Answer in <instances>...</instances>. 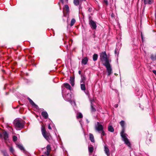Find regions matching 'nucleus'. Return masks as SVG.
Returning <instances> with one entry per match:
<instances>
[{"label":"nucleus","instance_id":"33","mask_svg":"<svg viewBox=\"0 0 156 156\" xmlns=\"http://www.w3.org/2000/svg\"><path fill=\"white\" fill-rule=\"evenodd\" d=\"M17 137L16 136H13V140L14 141H16L17 140Z\"/></svg>","mask_w":156,"mask_h":156},{"label":"nucleus","instance_id":"14","mask_svg":"<svg viewBox=\"0 0 156 156\" xmlns=\"http://www.w3.org/2000/svg\"><path fill=\"white\" fill-rule=\"evenodd\" d=\"M154 2V0H144V3L145 4H152Z\"/></svg>","mask_w":156,"mask_h":156},{"label":"nucleus","instance_id":"39","mask_svg":"<svg viewBox=\"0 0 156 156\" xmlns=\"http://www.w3.org/2000/svg\"><path fill=\"white\" fill-rule=\"evenodd\" d=\"M78 73H79V74L80 75H82V74H81V71L80 70V71H79V72H78Z\"/></svg>","mask_w":156,"mask_h":156},{"label":"nucleus","instance_id":"3","mask_svg":"<svg viewBox=\"0 0 156 156\" xmlns=\"http://www.w3.org/2000/svg\"><path fill=\"white\" fill-rule=\"evenodd\" d=\"M13 123L16 129L20 130L23 128L24 122L21 119L17 118L14 120Z\"/></svg>","mask_w":156,"mask_h":156},{"label":"nucleus","instance_id":"24","mask_svg":"<svg viewBox=\"0 0 156 156\" xmlns=\"http://www.w3.org/2000/svg\"><path fill=\"white\" fill-rule=\"evenodd\" d=\"M76 22V20L75 19L73 18L71 21V23L70 24V26L71 27Z\"/></svg>","mask_w":156,"mask_h":156},{"label":"nucleus","instance_id":"25","mask_svg":"<svg viewBox=\"0 0 156 156\" xmlns=\"http://www.w3.org/2000/svg\"><path fill=\"white\" fill-rule=\"evenodd\" d=\"M73 3L76 5H78L80 3V1L79 0H74Z\"/></svg>","mask_w":156,"mask_h":156},{"label":"nucleus","instance_id":"16","mask_svg":"<svg viewBox=\"0 0 156 156\" xmlns=\"http://www.w3.org/2000/svg\"><path fill=\"white\" fill-rule=\"evenodd\" d=\"M89 138L92 142L94 143L95 142L94 136L92 134L90 133L89 134Z\"/></svg>","mask_w":156,"mask_h":156},{"label":"nucleus","instance_id":"47","mask_svg":"<svg viewBox=\"0 0 156 156\" xmlns=\"http://www.w3.org/2000/svg\"><path fill=\"white\" fill-rule=\"evenodd\" d=\"M116 107H117V105H116Z\"/></svg>","mask_w":156,"mask_h":156},{"label":"nucleus","instance_id":"38","mask_svg":"<svg viewBox=\"0 0 156 156\" xmlns=\"http://www.w3.org/2000/svg\"><path fill=\"white\" fill-rule=\"evenodd\" d=\"M48 129H51V127L50 126V125H49L48 126Z\"/></svg>","mask_w":156,"mask_h":156},{"label":"nucleus","instance_id":"20","mask_svg":"<svg viewBox=\"0 0 156 156\" xmlns=\"http://www.w3.org/2000/svg\"><path fill=\"white\" fill-rule=\"evenodd\" d=\"M151 58L153 61H154L156 59V54H151L150 57Z\"/></svg>","mask_w":156,"mask_h":156},{"label":"nucleus","instance_id":"9","mask_svg":"<svg viewBox=\"0 0 156 156\" xmlns=\"http://www.w3.org/2000/svg\"><path fill=\"white\" fill-rule=\"evenodd\" d=\"M104 151L108 156H109L110 155L109 150L108 147L106 146H105L104 147Z\"/></svg>","mask_w":156,"mask_h":156},{"label":"nucleus","instance_id":"34","mask_svg":"<svg viewBox=\"0 0 156 156\" xmlns=\"http://www.w3.org/2000/svg\"><path fill=\"white\" fill-rule=\"evenodd\" d=\"M50 151H46V152H44V154H46V155H47V156H48L50 154Z\"/></svg>","mask_w":156,"mask_h":156},{"label":"nucleus","instance_id":"32","mask_svg":"<svg viewBox=\"0 0 156 156\" xmlns=\"http://www.w3.org/2000/svg\"><path fill=\"white\" fill-rule=\"evenodd\" d=\"M101 137L102 138V136H104L105 135H106V133H105V131L103 130L101 131Z\"/></svg>","mask_w":156,"mask_h":156},{"label":"nucleus","instance_id":"7","mask_svg":"<svg viewBox=\"0 0 156 156\" xmlns=\"http://www.w3.org/2000/svg\"><path fill=\"white\" fill-rule=\"evenodd\" d=\"M2 134V138L3 137L4 140H7L8 138V135L7 132L5 131Z\"/></svg>","mask_w":156,"mask_h":156},{"label":"nucleus","instance_id":"2","mask_svg":"<svg viewBox=\"0 0 156 156\" xmlns=\"http://www.w3.org/2000/svg\"><path fill=\"white\" fill-rule=\"evenodd\" d=\"M120 124L122 127V130L120 132V135L125 143L129 147H131V144L129 141L127 137L126 133H125V122L123 120H122L120 122Z\"/></svg>","mask_w":156,"mask_h":156},{"label":"nucleus","instance_id":"13","mask_svg":"<svg viewBox=\"0 0 156 156\" xmlns=\"http://www.w3.org/2000/svg\"><path fill=\"white\" fill-rule=\"evenodd\" d=\"M41 115L45 119H46L48 118V115L46 112H42Z\"/></svg>","mask_w":156,"mask_h":156},{"label":"nucleus","instance_id":"8","mask_svg":"<svg viewBox=\"0 0 156 156\" xmlns=\"http://www.w3.org/2000/svg\"><path fill=\"white\" fill-rule=\"evenodd\" d=\"M30 104L33 107L36 108L37 109L38 108V106L36 105L33 101L30 98Z\"/></svg>","mask_w":156,"mask_h":156},{"label":"nucleus","instance_id":"31","mask_svg":"<svg viewBox=\"0 0 156 156\" xmlns=\"http://www.w3.org/2000/svg\"><path fill=\"white\" fill-rule=\"evenodd\" d=\"M151 140L150 138L147 139L146 141L147 144H150L151 143Z\"/></svg>","mask_w":156,"mask_h":156},{"label":"nucleus","instance_id":"19","mask_svg":"<svg viewBox=\"0 0 156 156\" xmlns=\"http://www.w3.org/2000/svg\"><path fill=\"white\" fill-rule=\"evenodd\" d=\"M108 131L111 132H113L114 131V129L113 127L112 126H108Z\"/></svg>","mask_w":156,"mask_h":156},{"label":"nucleus","instance_id":"1","mask_svg":"<svg viewBox=\"0 0 156 156\" xmlns=\"http://www.w3.org/2000/svg\"><path fill=\"white\" fill-rule=\"evenodd\" d=\"M100 59L103 65L105 66L108 72V76H110L112 73V70L110 62L111 60L108 56L106 51L102 52L100 54Z\"/></svg>","mask_w":156,"mask_h":156},{"label":"nucleus","instance_id":"40","mask_svg":"<svg viewBox=\"0 0 156 156\" xmlns=\"http://www.w3.org/2000/svg\"><path fill=\"white\" fill-rule=\"evenodd\" d=\"M0 138H2V135L0 133Z\"/></svg>","mask_w":156,"mask_h":156},{"label":"nucleus","instance_id":"10","mask_svg":"<svg viewBox=\"0 0 156 156\" xmlns=\"http://www.w3.org/2000/svg\"><path fill=\"white\" fill-rule=\"evenodd\" d=\"M88 61V58L87 57H85L82 60L81 63L82 64L85 65L87 63Z\"/></svg>","mask_w":156,"mask_h":156},{"label":"nucleus","instance_id":"45","mask_svg":"<svg viewBox=\"0 0 156 156\" xmlns=\"http://www.w3.org/2000/svg\"><path fill=\"white\" fill-rule=\"evenodd\" d=\"M115 54H116V51H115Z\"/></svg>","mask_w":156,"mask_h":156},{"label":"nucleus","instance_id":"26","mask_svg":"<svg viewBox=\"0 0 156 156\" xmlns=\"http://www.w3.org/2000/svg\"><path fill=\"white\" fill-rule=\"evenodd\" d=\"M83 115L81 113L79 112L78 113L77 115V119L82 118H83Z\"/></svg>","mask_w":156,"mask_h":156},{"label":"nucleus","instance_id":"36","mask_svg":"<svg viewBox=\"0 0 156 156\" xmlns=\"http://www.w3.org/2000/svg\"><path fill=\"white\" fill-rule=\"evenodd\" d=\"M152 72L154 73L156 75V70H153L152 71Z\"/></svg>","mask_w":156,"mask_h":156},{"label":"nucleus","instance_id":"37","mask_svg":"<svg viewBox=\"0 0 156 156\" xmlns=\"http://www.w3.org/2000/svg\"><path fill=\"white\" fill-rule=\"evenodd\" d=\"M141 38H142V41H143V34H142V33H141Z\"/></svg>","mask_w":156,"mask_h":156},{"label":"nucleus","instance_id":"4","mask_svg":"<svg viewBox=\"0 0 156 156\" xmlns=\"http://www.w3.org/2000/svg\"><path fill=\"white\" fill-rule=\"evenodd\" d=\"M41 131L43 137L47 141H48L49 140V133L47 132L45 127L42 125L41 128Z\"/></svg>","mask_w":156,"mask_h":156},{"label":"nucleus","instance_id":"46","mask_svg":"<svg viewBox=\"0 0 156 156\" xmlns=\"http://www.w3.org/2000/svg\"><path fill=\"white\" fill-rule=\"evenodd\" d=\"M28 99L29 100V98H28Z\"/></svg>","mask_w":156,"mask_h":156},{"label":"nucleus","instance_id":"28","mask_svg":"<svg viewBox=\"0 0 156 156\" xmlns=\"http://www.w3.org/2000/svg\"><path fill=\"white\" fill-rule=\"evenodd\" d=\"M64 9L66 10L67 12L69 11V7L68 5H66L64 6Z\"/></svg>","mask_w":156,"mask_h":156},{"label":"nucleus","instance_id":"6","mask_svg":"<svg viewBox=\"0 0 156 156\" xmlns=\"http://www.w3.org/2000/svg\"><path fill=\"white\" fill-rule=\"evenodd\" d=\"M97 123V126L96 127V129L99 132L103 130V127L102 125L100 124L99 122H98Z\"/></svg>","mask_w":156,"mask_h":156},{"label":"nucleus","instance_id":"43","mask_svg":"<svg viewBox=\"0 0 156 156\" xmlns=\"http://www.w3.org/2000/svg\"><path fill=\"white\" fill-rule=\"evenodd\" d=\"M69 95V96L70 97H71V95L70 94H68L67 95Z\"/></svg>","mask_w":156,"mask_h":156},{"label":"nucleus","instance_id":"17","mask_svg":"<svg viewBox=\"0 0 156 156\" xmlns=\"http://www.w3.org/2000/svg\"><path fill=\"white\" fill-rule=\"evenodd\" d=\"M80 88L81 90L83 91H84L86 90V87L85 83L80 84Z\"/></svg>","mask_w":156,"mask_h":156},{"label":"nucleus","instance_id":"42","mask_svg":"<svg viewBox=\"0 0 156 156\" xmlns=\"http://www.w3.org/2000/svg\"><path fill=\"white\" fill-rule=\"evenodd\" d=\"M155 22H156V13H155Z\"/></svg>","mask_w":156,"mask_h":156},{"label":"nucleus","instance_id":"30","mask_svg":"<svg viewBox=\"0 0 156 156\" xmlns=\"http://www.w3.org/2000/svg\"><path fill=\"white\" fill-rule=\"evenodd\" d=\"M46 149H47V151H50L51 150L50 145L49 144L46 147Z\"/></svg>","mask_w":156,"mask_h":156},{"label":"nucleus","instance_id":"23","mask_svg":"<svg viewBox=\"0 0 156 156\" xmlns=\"http://www.w3.org/2000/svg\"><path fill=\"white\" fill-rule=\"evenodd\" d=\"M91 146L88 147V150L90 153H92L94 151V148L91 145Z\"/></svg>","mask_w":156,"mask_h":156},{"label":"nucleus","instance_id":"29","mask_svg":"<svg viewBox=\"0 0 156 156\" xmlns=\"http://www.w3.org/2000/svg\"><path fill=\"white\" fill-rule=\"evenodd\" d=\"M9 151L12 154H13L14 150L12 147H9Z\"/></svg>","mask_w":156,"mask_h":156},{"label":"nucleus","instance_id":"5","mask_svg":"<svg viewBox=\"0 0 156 156\" xmlns=\"http://www.w3.org/2000/svg\"><path fill=\"white\" fill-rule=\"evenodd\" d=\"M89 24L92 29H95L96 28V24L95 22L93 20H90L89 21Z\"/></svg>","mask_w":156,"mask_h":156},{"label":"nucleus","instance_id":"21","mask_svg":"<svg viewBox=\"0 0 156 156\" xmlns=\"http://www.w3.org/2000/svg\"><path fill=\"white\" fill-rule=\"evenodd\" d=\"M98 54H94L93 55V61H96L98 59Z\"/></svg>","mask_w":156,"mask_h":156},{"label":"nucleus","instance_id":"48","mask_svg":"<svg viewBox=\"0 0 156 156\" xmlns=\"http://www.w3.org/2000/svg\"><path fill=\"white\" fill-rule=\"evenodd\" d=\"M116 107H117V105H116Z\"/></svg>","mask_w":156,"mask_h":156},{"label":"nucleus","instance_id":"11","mask_svg":"<svg viewBox=\"0 0 156 156\" xmlns=\"http://www.w3.org/2000/svg\"><path fill=\"white\" fill-rule=\"evenodd\" d=\"M70 83L72 86L74 85V77L71 76L69 79Z\"/></svg>","mask_w":156,"mask_h":156},{"label":"nucleus","instance_id":"27","mask_svg":"<svg viewBox=\"0 0 156 156\" xmlns=\"http://www.w3.org/2000/svg\"><path fill=\"white\" fill-rule=\"evenodd\" d=\"M2 152L3 153L4 156H9L8 154L7 153L6 150H4L2 151Z\"/></svg>","mask_w":156,"mask_h":156},{"label":"nucleus","instance_id":"41","mask_svg":"<svg viewBox=\"0 0 156 156\" xmlns=\"http://www.w3.org/2000/svg\"><path fill=\"white\" fill-rule=\"evenodd\" d=\"M61 2L63 4L64 3L63 0H60Z\"/></svg>","mask_w":156,"mask_h":156},{"label":"nucleus","instance_id":"22","mask_svg":"<svg viewBox=\"0 0 156 156\" xmlns=\"http://www.w3.org/2000/svg\"><path fill=\"white\" fill-rule=\"evenodd\" d=\"M17 146L21 151H24V148L23 146L21 144L17 145Z\"/></svg>","mask_w":156,"mask_h":156},{"label":"nucleus","instance_id":"44","mask_svg":"<svg viewBox=\"0 0 156 156\" xmlns=\"http://www.w3.org/2000/svg\"><path fill=\"white\" fill-rule=\"evenodd\" d=\"M87 123H89V122L88 121V120H87Z\"/></svg>","mask_w":156,"mask_h":156},{"label":"nucleus","instance_id":"18","mask_svg":"<svg viewBox=\"0 0 156 156\" xmlns=\"http://www.w3.org/2000/svg\"><path fill=\"white\" fill-rule=\"evenodd\" d=\"M81 80L80 81V83H84L85 81L86 80V78L85 76L84 75H81Z\"/></svg>","mask_w":156,"mask_h":156},{"label":"nucleus","instance_id":"35","mask_svg":"<svg viewBox=\"0 0 156 156\" xmlns=\"http://www.w3.org/2000/svg\"><path fill=\"white\" fill-rule=\"evenodd\" d=\"M104 2L107 5H108V1L106 0H104Z\"/></svg>","mask_w":156,"mask_h":156},{"label":"nucleus","instance_id":"15","mask_svg":"<svg viewBox=\"0 0 156 156\" xmlns=\"http://www.w3.org/2000/svg\"><path fill=\"white\" fill-rule=\"evenodd\" d=\"M64 86L67 89L69 90H71V87L70 85L68 83H65L63 84Z\"/></svg>","mask_w":156,"mask_h":156},{"label":"nucleus","instance_id":"12","mask_svg":"<svg viewBox=\"0 0 156 156\" xmlns=\"http://www.w3.org/2000/svg\"><path fill=\"white\" fill-rule=\"evenodd\" d=\"M91 105H90V107H91V111L92 112H95L96 111V109L94 107L95 106L92 103V100H91Z\"/></svg>","mask_w":156,"mask_h":156}]
</instances>
